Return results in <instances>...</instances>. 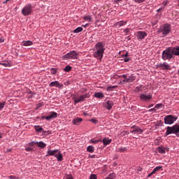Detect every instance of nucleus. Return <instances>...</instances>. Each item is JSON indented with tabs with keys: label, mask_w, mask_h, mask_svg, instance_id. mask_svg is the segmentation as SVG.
<instances>
[{
	"label": "nucleus",
	"mask_w": 179,
	"mask_h": 179,
	"mask_svg": "<svg viewBox=\"0 0 179 179\" xmlns=\"http://www.w3.org/2000/svg\"><path fill=\"white\" fill-rule=\"evenodd\" d=\"M104 45H105L103 42H99L95 45L96 51L94 52V56L95 58H97V59H100V61L103 59V55L104 54V51L106 50Z\"/></svg>",
	"instance_id": "nucleus-1"
},
{
	"label": "nucleus",
	"mask_w": 179,
	"mask_h": 179,
	"mask_svg": "<svg viewBox=\"0 0 179 179\" xmlns=\"http://www.w3.org/2000/svg\"><path fill=\"white\" fill-rule=\"evenodd\" d=\"M174 57V53L173 52V48H168L166 50L162 52V58L164 61H170Z\"/></svg>",
	"instance_id": "nucleus-2"
},
{
	"label": "nucleus",
	"mask_w": 179,
	"mask_h": 179,
	"mask_svg": "<svg viewBox=\"0 0 179 179\" xmlns=\"http://www.w3.org/2000/svg\"><path fill=\"white\" fill-rule=\"evenodd\" d=\"M47 156H55V157L57 159V162H62V159H63L62 154H61V152L58 151V150H49L48 151Z\"/></svg>",
	"instance_id": "nucleus-3"
},
{
	"label": "nucleus",
	"mask_w": 179,
	"mask_h": 179,
	"mask_svg": "<svg viewBox=\"0 0 179 179\" xmlns=\"http://www.w3.org/2000/svg\"><path fill=\"white\" fill-rule=\"evenodd\" d=\"M159 31L163 36H167L171 32V26L169 24H165L161 27Z\"/></svg>",
	"instance_id": "nucleus-4"
},
{
	"label": "nucleus",
	"mask_w": 179,
	"mask_h": 179,
	"mask_svg": "<svg viewBox=\"0 0 179 179\" xmlns=\"http://www.w3.org/2000/svg\"><path fill=\"white\" fill-rule=\"evenodd\" d=\"M178 120V117L173 115H166L164 119V124L167 125H171L172 124H174L176 122V120Z\"/></svg>",
	"instance_id": "nucleus-5"
},
{
	"label": "nucleus",
	"mask_w": 179,
	"mask_h": 179,
	"mask_svg": "<svg viewBox=\"0 0 179 179\" xmlns=\"http://www.w3.org/2000/svg\"><path fill=\"white\" fill-rule=\"evenodd\" d=\"M33 12V10L31 8V5L29 4L25 6L21 11L22 15L23 16H29V15H31V13Z\"/></svg>",
	"instance_id": "nucleus-6"
},
{
	"label": "nucleus",
	"mask_w": 179,
	"mask_h": 179,
	"mask_svg": "<svg viewBox=\"0 0 179 179\" xmlns=\"http://www.w3.org/2000/svg\"><path fill=\"white\" fill-rule=\"evenodd\" d=\"M78 52L76 51L73 50L66 54L64 57L66 59H78Z\"/></svg>",
	"instance_id": "nucleus-7"
},
{
	"label": "nucleus",
	"mask_w": 179,
	"mask_h": 179,
	"mask_svg": "<svg viewBox=\"0 0 179 179\" xmlns=\"http://www.w3.org/2000/svg\"><path fill=\"white\" fill-rule=\"evenodd\" d=\"M140 99L142 101H145L146 103H149L152 99L151 94H140Z\"/></svg>",
	"instance_id": "nucleus-8"
},
{
	"label": "nucleus",
	"mask_w": 179,
	"mask_h": 179,
	"mask_svg": "<svg viewBox=\"0 0 179 179\" xmlns=\"http://www.w3.org/2000/svg\"><path fill=\"white\" fill-rule=\"evenodd\" d=\"M87 97H89L87 94H85L78 97H74V103L75 104H78V103H80V101H85V99H87Z\"/></svg>",
	"instance_id": "nucleus-9"
},
{
	"label": "nucleus",
	"mask_w": 179,
	"mask_h": 179,
	"mask_svg": "<svg viewBox=\"0 0 179 179\" xmlns=\"http://www.w3.org/2000/svg\"><path fill=\"white\" fill-rule=\"evenodd\" d=\"M122 78H123L122 82H127L128 83H132L135 79H136V77L135 76H130L129 78L127 77V75H122Z\"/></svg>",
	"instance_id": "nucleus-10"
},
{
	"label": "nucleus",
	"mask_w": 179,
	"mask_h": 179,
	"mask_svg": "<svg viewBox=\"0 0 179 179\" xmlns=\"http://www.w3.org/2000/svg\"><path fill=\"white\" fill-rule=\"evenodd\" d=\"M148 36V33H146L145 31H137V40H143V38H145V37Z\"/></svg>",
	"instance_id": "nucleus-11"
},
{
	"label": "nucleus",
	"mask_w": 179,
	"mask_h": 179,
	"mask_svg": "<svg viewBox=\"0 0 179 179\" xmlns=\"http://www.w3.org/2000/svg\"><path fill=\"white\" fill-rule=\"evenodd\" d=\"M157 68H161L162 71H170V64L164 62L163 64H158Z\"/></svg>",
	"instance_id": "nucleus-12"
},
{
	"label": "nucleus",
	"mask_w": 179,
	"mask_h": 179,
	"mask_svg": "<svg viewBox=\"0 0 179 179\" xmlns=\"http://www.w3.org/2000/svg\"><path fill=\"white\" fill-rule=\"evenodd\" d=\"M131 131H130L131 134H143V130H142V129L138 127H136V126H132L131 127Z\"/></svg>",
	"instance_id": "nucleus-13"
},
{
	"label": "nucleus",
	"mask_w": 179,
	"mask_h": 179,
	"mask_svg": "<svg viewBox=\"0 0 179 179\" xmlns=\"http://www.w3.org/2000/svg\"><path fill=\"white\" fill-rule=\"evenodd\" d=\"M113 106H114V101H113L108 100L104 103V107H106V110H108V111L113 108Z\"/></svg>",
	"instance_id": "nucleus-14"
},
{
	"label": "nucleus",
	"mask_w": 179,
	"mask_h": 179,
	"mask_svg": "<svg viewBox=\"0 0 179 179\" xmlns=\"http://www.w3.org/2000/svg\"><path fill=\"white\" fill-rule=\"evenodd\" d=\"M50 87H58L59 89H61V87H62V84L59 83V82L58 81H54V82H51L49 84Z\"/></svg>",
	"instance_id": "nucleus-15"
},
{
	"label": "nucleus",
	"mask_w": 179,
	"mask_h": 179,
	"mask_svg": "<svg viewBox=\"0 0 179 179\" xmlns=\"http://www.w3.org/2000/svg\"><path fill=\"white\" fill-rule=\"evenodd\" d=\"M127 24V21H120L114 24L115 27H122V26H125Z\"/></svg>",
	"instance_id": "nucleus-16"
},
{
	"label": "nucleus",
	"mask_w": 179,
	"mask_h": 179,
	"mask_svg": "<svg viewBox=\"0 0 179 179\" xmlns=\"http://www.w3.org/2000/svg\"><path fill=\"white\" fill-rule=\"evenodd\" d=\"M157 150L158 151V153H160L161 155H165L166 154V148L164 146H159L157 148Z\"/></svg>",
	"instance_id": "nucleus-17"
},
{
	"label": "nucleus",
	"mask_w": 179,
	"mask_h": 179,
	"mask_svg": "<svg viewBox=\"0 0 179 179\" xmlns=\"http://www.w3.org/2000/svg\"><path fill=\"white\" fill-rule=\"evenodd\" d=\"M83 119L80 117H76L73 120V125H79L80 122H82Z\"/></svg>",
	"instance_id": "nucleus-18"
},
{
	"label": "nucleus",
	"mask_w": 179,
	"mask_h": 179,
	"mask_svg": "<svg viewBox=\"0 0 179 179\" xmlns=\"http://www.w3.org/2000/svg\"><path fill=\"white\" fill-rule=\"evenodd\" d=\"M171 134H174V131H173V129L171 127H166V131L165 133V136H167L169 135H171Z\"/></svg>",
	"instance_id": "nucleus-19"
},
{
	"label": "nucleus",
	"mask_w": 179,
	"mask_h": 179,
	"mask_svg": "<svg viewBox=\"0 0 179 179\" xmlns=\"http://www.w3.org/2000/svg\"><path fill=\"white\" fill-rule=\"evenodd\" d=\"M104 146H107V145H110L112 142V140L108 138H103L102 141Z\"/></svg>",
	"instance_id": "nucleus-20"
},
{
	"label": "nucleus",
	"mask_w": 179,
	"mask_h": 179,
	"mask_svg": "<svg viewBox=\"0 0 179 179\" xmlns=\"http://www.w3.org/2000/svg\"><path fill=\"white\" fill-rule=\"evenodd\" d=\"M127 150H128V148H127V147H120V148H117L116 149V152H119V153H125V152H127Z\"/></svg>",
	"instance_id": "nucleus-21"
},
{
	"label": "nucleus",
	"mask_w": 179,
	"mask_h": 179,
	"mask_svg": "<svg viewBox=\"0 0 179 179\" xmlns=\"http://www.w3.org/2000/svg\"><path fill=\"white\" fill-rule=\"evenodd\" d=\"M173 131V133L177 135V134H179V124H175L173 127H171Z\"/></svg>",
	"instance_id": "nucleus-22"
},
{
	"label": "nucleus",
	"mask_w": 179,
	"mask_h": 179,
	"mask_svg": "<svg viewBox=\"0 0 179 179\" xmlns=\"http://www.w3.org/2000/svg\"><path fill=\"white\" fill-rule=\"evenodd\" d=\"M173 55L179 56V46L172 48Z\"/></svg>",
	"instance_id": "nucleus-23"
},
{
	"label": "nucleus",
	"mask_w": 179,
	"mask_h": 179,
	"mask_svg": "<svg viewBox=\"0 0 179 179\" xmlns=\"http://www.w3.org/2000/svg\"><path fill=\"white\" fill-rule=\"evenodd\" d=\"M22 45H24V47H29V45H33V42L31 41H24L22 43Z\"/></svg>",
	"instance_id": "nucleus-24"
},
{
	"label": "nucleus",
	"mask_w": 179,
	"mask_h": 179,
	"mask_svg": "<svg viewBox=\"0 0 179 179\" xmlns=\"http://www.w3.org/2000/svg\"><path fill=\"white\" fill-rule=\"evenodd\" d=\"M94 97H96L97 99H103V97H104V94H103V92H96L94 94Z\"/></svg>",
	"instance_id": "nucleus-25"
},
{
	"label": "nucleus",
	"mask_w": 179,
	"mask_h": 179,
	"mask_svg": "<svg viewBox=\"0 0 179 179\" xmlns=\"http://www.w3.org/2000/svg\"><path fill=\"white\" fill-rule=\"evenodd\" d=\"M49 117H50V120H52V118H57L58 117V113L56 112H50Z\"/></svg>",
	"instance_id": "nucleus-26"
},
{
	"label": "nucleus",
	"mask_w": 179,
	"mask_h": 179,
	"mask_svg": "<svg viewBox=\"0 0 179 179\" xmlns=\"http://www.w3.org/2000/svg\"><path fill=\"white\" fill-rule=\"evenodd\" d=\"M38 147V148H41L42 149H44V148H45V146H47V145L45 143H44V142L43 141H40V142H36Z\"/></svg>",
	"instance_id": "nucleus-27"
},
{
	"label": "nucleus",
	"mask_w": 179,
	"mask_h": 179,
	"mask_svg": "<svg viewBox=\"0 0 179 179\" xmlns=\"http://www.w3.org/2000/svg\"><path fill=\"white\" fill-rule=\"evenodd\" d=\"M0 65H2L6 68H8L9 66H10V63H9V62H3L0 63Z\"/></svg>",
	"instance_id": "nucleus-28"
},
{
	"label": "nucleus",
	"mask_w": 179,
	"mask_h": 179,
	"mask_svg": "<svg viewBox=\"0 0 179 179\" xmlns=\"http://www.w3.org/2000/svg\"><path fill=\"white\" fill-rule=\"evenodd\" d=\"M87 152H89V153H93L94 152V147L90 145L87 148Z\"/></svg>",
	"instance_id": "nucleus-29"
},
{
	"label": "nucleus",
	"mask_w": 179,
	"mask_h": 179,
	"mask_svg": "<svg viewBox=\"0 0 179 179\" xmlns=\"http://www.w3.org/2000/svg\"><path fill=\"white\" fill-rule=\"evenodd\" d=\"M80 31H83V28L82 27H78L76 29L73 30V33H80Z\"/></svg>",
	"instance_id": "nucleus-30"
},
{
	"label": "nucleus",
	"mask_w": 179,
	"mask_h": 179,
	"mask_svg": "<svg viewBox=\"0 0 179 179\" xmlns=\"http://www.w3.org/2000/svg\"><path fill=\"white\" fill-rule=\"evenodd\" d=\"M160 170H162V166H156L153 171H152V173L156 174L157 173V171H160Z\"/></svg>",
	"instance_id": "nucleus-31"
},
{
	"label": "nucleus",
	"mask_w": 179,
	"mask_h": 179,
	"mask_svg": "<svg viewBox=\"0 0 179 179\" xmlns=\"http://www.w3.org/2000/svg\"><path fill=\"white\" fill-rule=\"evenodd\" d=\"M57 72H58V69H57L56 68H52L50 69V73L52 75H57Z\"/></svg>",
	"instance_id": "nucleus-32"
},
{
	"label": "nucleus",
	"mask_w": 179,
	"mask_h": 179,
	"mask_svg": "<svg viewBox=\"0 0 179 179\" xmlns=\"http://www.w3.org/2000/svg\"><path fill=\"white\" fill-rule=\"evenodd\" d=\"M154 108H155V111H157V110H160V108H163V104L162 103L157 104Z\"/></svg>",
	"instance_id": "nucleus-33"
},
{
	"label": "nucleus",
	"mask_w": 179,
	"mask_h": 179,
	"mask_svg": "<svg viewBox=\"0 0 179 179\" xmlns=\"http://www.w3.org/2000/svg\"><path fill=\"white\" fill-rule=\"evenodd\" d=\"M70 71H72V66H66L64 69V72H70Z\"/></svg>",
	"instance_id": "nucleus-34"
},
{
	"label": "nucleus",
	"mask_w": 179,
	"mask_h": 179,
	"mask_svg": "<svg viewBox=\"0 0 179 179\" xmlns=\"http://www.w3.org/2000/svg\"><path fill=\"white\" fill-rule=\"evenodd\" d=\"M34 129L36 131V132H41L43 131V128L40 126H34Z\"/></svg>",
	"instance_id": "nucleus-35"
},
{
	"label": "nucleus",
	"mask_w": 179,
	"mask_h": 179,
	"mask_svg": "<svg viewBox=\"0 0 179 179\" xmlns=\"http://www.w3.org/2000/svg\"><path fill=\"white\" fill-rule=\"evenodd\" d=\"M6 104V101H3L0 103V111H2V110H3V108L5 107Z\"/></svg>",
	"instance_id": "nucleus-36"
},
{
	"label": "nucleus",
	"mask_w": 179,
	"mask_h": 179,
	"mask_svg": "<svg viewBox=\"0 0 179 179\" xmlns=\"http://www.w3.org/2000/svg\"><path fill=\"white\" fill-rule=\"evenodd\" d=\"M90 142L91 143L96 145V143H99V142H101V140H95L94 138H92L90 140Z\"/></svg>",
	"instance_id": "nucleus-37"
},
{
	"label": "nucleus",
	"mask_w": 179,
	"mask_h": 179,
	"mask_svg": "<svg viewBox=\"0 0 179 179\" xmlns=\"http://www.w3.org/2000/svg\"><path fill=\"white\" fill-rule=\"evenodd\" d=\"M84 20H87V22H92V16L90 15L85 16Z\"/></svg>",
	"instance_id": "nucleus-38"
},
{
	"label": "nucleus",
	"mask_w": 179,
	"mask_h": 179,
	"mask_svg": "<svg viewBox=\"0 0 179 179\" xmlns=\"http://www.w3.org/2000/svg\"><path fill=\"white\" fill-rule=\"evenodd\" d=\"M115 89V86H112V87H108L106 88L107 92H113Z\"/></svg>",
	"instance_id": "nucleus-39"
},
{
	"label": "nucleus",
	"mask_w": 179,
	"mask_h": 179,
	"mask_svg": "<svg viewBox=\"0 0 179 179\" xmlns=\"http://www.w3.org/2000/svg\"><path fill=\"white\" fill-rule=\"evenodd\" d=\"M162 5H163L162 8H164H164H166V6H167V5H169V1H163Z\"/></svg>",
	"instance_id": "nucleus-40"
},
{
	"label": "nucleus",
	"mask_w": 179,
	"mask_h": 179,
	"mask_svg": "<svg viewBox=\"0 0 179 179\" xmlns=\"http://www.w3.org/2000/svg\"><path fill=\"white\" fill-rule=\"evenodd\" d=\"M136 3H142V2H145L146 0H134Z\"/></svg>",
	"instance_id": "nucleus-41"
},
{
	"label": "nucleus",
	"mask_w": 179,
	"mask_h": 179,
	"mask_svg": "<svg viewBox=\"0 0 179 179\" xmlns=\"http://www.w3.org/2000/svg\"><path fill=\"white\" fill-rule=\"evenodd\" d=\"M90 122H93V124H97L99 122V121H97L96 119H91Z\"/></svg>",
	"instance_id": "nucleus-42"
},
{
	"label": "nucleus",
	"mask_w": 179,
	"mask_h": 179,
	"mask_svg": "<svg viewBox=\"0 0 179 179\" xmlns=\"http://www.w3.org/2000/svg\"><path fill=\"white\" fill-rule=\"evenodd\" d=\"M90 179H97V176L94 174H92L90 177Z\"/></svg>",
	"instance_id": "nucleus-43"
},
{
	"label": "nucleus",
	"mask_w": 179,
	"mask_h": 179,
	"mask_svg": "<svg viewBox=\"0 0 179 179\" xmlns=\"http://www.w3.org/2000/svg\"><path fill=\"white\" fill-rule=\"evenodd\" d=\"M26 152H33V148H25Z\"/></svg>",
	"instance_id": "nucleus-44"
},
{
	"label": "nucleus",
	"mask_w": 179,
	"mask_h": 179,
	"mask_svg": "<svg viewBox=\"0 0 179 179\" xmlns=\"http://www.w3.org/2000/svg\"><path fill=\"white\" fill-rule=\"evenodd\" d=\"M37 142L32 141L29 143V146H34V145H36Z\"/></svg>",
	"instance_id": "nucleus-45"
},
{
	"label": "nucleus",
	"mask_w": 179,
	"mask_h": 179,
	"mask_svg": "<svg viewBox=\"0 0 179 179\" xmlns=\"http://www.w3.org/2000/svg\"><path fill=\"white\" fill-rule=\"evenodd\" d=\"M124 33H125V36H128V33H129V29H124Z\"/></svg>",
	"instance_id": "nucleus-46"
},
{
	"label": "nucleus",
	"mask_w": 179,
	"mask_h": 179,
	"mask_svg": "<svg viewBox=\"0 0 179 179\" xmlns=\"http://www.w3.org/2000/svg\"><path fill=\"white\" fill-rule=\"evenodd\" d=\"M10 179H19V178L16 177V176H9Z\"/></svg>",
	"instance_id": "nucleus-47"
},
{
	"label": "nucleus",
	"mask_w": 179,
	"mask_h": 179,
	"mask_svg": "<svg viewBox=\"0 0 179 179\" xmlns=\"http://www.w3.org/2000/svg\"><path fill=\"white\" fill-rule=\"evenodd\" d=\"M131 59H129V57H126L124 59V62H129L130 61Z\"/></svg>",
	"instance_id": "nucleus-48"
},
{
	"label": "nucleus",
	"mask_w": 179,
	"mask_h": 179,
	"mask_svg": "<svg viewBox=\"0 0 179 179\" xmlns=\"http://www.w3.org/2000/svg\"><path fill=\"white\" fill-rule=\"evenodd\" d=\"M45 120H47V121H50L51 120V117H50V115L45 116Z\"/></svg>",
	"instance_id": "nucleus-49"
},
{
	"label": "nucleus",
	"mask_w": 179,
	"mask_h": 179,
	"mask_svg": "<svg viewBox=\"0 0 179 179\" xmlns=\"http://www.w3.org/2000/svg\"><path fill=\"white\" fill-rule=\"evenodd\" d=\"M148 111H149V113H152V111L156 112V108H151V109H150Z\"/></svg>",
	"instance_id": "nucleus-50"
},
{
	"label": "nucleus",
	"mask_w": 179,
	"mask_h": 179,
	"mask_svg": "<svg viewBox=\"0 0 179 179\" xmlns=\"http://www.w3.org/2000/svg\"><path fill=\"white\" fill-rule=\"evenodd\" d=\"M163 9H164V7H161L160 8L157 10V12H160V11L163 10Z\"/></svg>",
	"instance_id": "nucleus-51"
},
{
	"label": "nucleus",
	"mask_w": 179,
	"mask_h": 179,
	"mask_svg": "<svg viewBox=\"0 0 179 179\" xmlns=\"http://www.w3.org/2000/svg\"><path fill=\"white\" fill-rule=\"evenodd\" d=\"M153 174H155V173H153V171H152V173H150V174H148V178H149V177H152V176H153Z\"/></svg>",
	"instance_id": "nucleus-52"
},
{
	"label": "nucleus",
	"mask_w": 179,
	"mask_h": 179,
	"mask_svg": "<svg viewBox=\"0 0 179 179\" xmlns=\"http://www.w3.org/2000/svg\"><path fill=\"white\" fill-rule=\"evenodd\" d=\"M66 179H73V176H69Z\"/></svg>",
	"instance_id": "nucleus-53"
},
{
	"label": "nucleus",
	"mask_w": 179,
	"mask_h": 179,
	"mask_svg": "<svg viewBox=\"0 0 179 179\" xmlns=\"http://www.w3.org/2000/svg\"><path fill=\"white\" fill-rule=\"evenodd\" d=\"M123 134H124V135H128V134H129V132H128L127 131H123Z\"/></svg>",
	"instance_id": "nucleus-54"
},
{
	"label": "nucleus",
	"mask_w": 179,
	"mask_h": 179,
	"mask_svg": "<svg viewBox=\"0 0 179 179\" xmlns=\"http://www.w3.org/2000/svg\"><path fill=\"white\" fill-rule=\"evenodd\" d=\"M9 1H10V0H6L5 1L3 2V3H4V4L8 3V2H9Z\"/></svg>",
	"instance_id": "nucleus-55"
},
{
	"label": "nucleus",
	"mask_w": 179,
	"mask_h": 179,
	"mask_svg": "<svg viewBox=\"0 0 179 179\" xmlns=\"http://www.w3.org/2000/svg\"><path fill=\"white\" fill-rule=\"evenodd\" d=\"M121 1H122V0H115V2L116 3H118V2H121Z\"/></svg>",
	"instance_id": "nucleus-56"
},
{
	"label": "nucleus",
	"mask_w": 179,
	"mask_h": 179,
	"mask_svg": "<svg viewBox=\"0 0 179 179\" xmlns=\"http://www.w3.org/2000/svg\"><path fill=\"white\" fill-rule=\"evenodd\" d=\"M123 57H128V53H126L125 55H123Z\"/></svg>",
	"instance_id": "nucleus-57"
},
{
	"label": "nucleus",
	"mask_w": 179,
	"mask_h": 179,
	"mask_svg": "<svg viewBox=\"0 0 179 179\" xmlns=\"http://www.w3.org/2000/svg\"><path fill=\"white\" fill-rule=\"evenodd\" d=\"M41 118L42 120H45V116H42Z\"/></svg>",
	"instance_id": "nucleus-58"
},
{
	"label": "nucleus",
	"mask_w": 179,
	"mask_h": 179,
	"mask_svg": "<svg viewBox=\"0 0 179 179\" xmlns=\"http://www.w3.org/2000/svg\"><path fill=\"white\" fill-rule=\"evenodd\" d=\"M0 43H3V40L0 39Z\"/></svg>",
	"instance_id": "nucleus-59"
},
{
	"label": "nucleus",
	"mask_w": 179,
	"mask_h": 179,
	"mask_svg": "<svg viewBox=\"0 0 179 179\" xmlns=\"http://www.w3.org/2000/svg\"><path fill=\"white\" fill-rule=\"evenodd\" d=\"M150 107H153V104H152L151 106H150L148 107V108H150Z\"/></svg>",
	"instance_id": "nucleus-60"
},
{
	"label": "nucleus",
	"mask_w": 179,
	"mask_h": 179,
	"mask_svg": "<svg viewBox=\"0 0 179 179\" xmlns=\"http://www.w3.org/2000/svg\"><path fill=\"white\" fill-rule=\"evenodd\" d=\"M94 156L95 155H92L91 157H92V159H94Z\"/></svg>",
	"instance_id": "nucleus-61"
},
{
	"label": "nucleus",
	"mask_w": 179,
	"mask_h": 179,
	"mask_svg": "<svg viewBox=\"0 0 179 179\" xmlns=\"http://www.w3.org/2000/svg\"><path fill=\"white\" fill-rule=\"evenodd\" d=\"M29 94H33V92H30Z\"/></svg>",
	"instance_id": "nucleus-62"
},
{
	"label": "nucleus",
	"mask_w": 179,
	"mask_h": 179,
	"mask_svg": "<svg viewBox=\"0 0 179 179\" xmlns=\"http://www.w3.org/2000/svg\"><path fill=\"white\" fill-rule=\"evenodd\" d=\"M87 27V24H85V25H84V27Z\"/></svg>",
	"instance_id": "nucleus-63"
},
{
	"label": "nucleus",
	"mask_w": 179,
	"mask_h": 179,
	"mask_svg": "<svg viewBox=\"0 0 179 179\" xmlns=\"http://www.w3.org/2000/svg\"><path fill=\"white\" fill-rule=\"evenodd\" d=\"M178 6H179V0H178Z\"/></svg>",
	"instance_id": "nucleus-64"
}]
</instances>
